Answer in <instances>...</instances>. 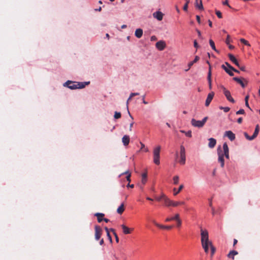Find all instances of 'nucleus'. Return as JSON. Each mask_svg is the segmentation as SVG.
Returning <instances> with one entry per match:
<instances>
[{
	"label": "nucleus",
	"instance_id": "obj_11",
	"mask_svg": "<svg viewBox=\"0 0 260 260\" xmlns=\"http://www.w3.org/2000/svg\"><path fill=\"white\" fill-rule=\"evenodd\" d=\"M202 246L206 253H208L209 248H211L212 246H213L211 241L203 243H202Z\"/></svg>",
	"mask_w": 260,
	"mask_h": 260
},
{
	"label": "nucleus",
	"instance_id": "obj_42",
	"mask_svg": "<svg viewBox=\"0 0 260 260\" xmlns=\"http://www.w3.org/2000/svg\"><path fill=\"white\" fill-rule=\"evenodd\" d=\"M186 4L184 5L183 6V10L185 11H187V8H188V4L189 3V1L188 0H186Z\"/></svg>",
	"mask_w": 260,
	"mask_h": 260
},
{
	"label": "nucleus",
	"instance_id": "obj_38",
	"mask_svg": "<svg viewBox=\"0 0 260 260\" xmlns=\"http://www.w3.org/2000/svg\"><path fill=\"white\" fill-rule=\"evenodd\" d=\"M208 81H211V72L210 68L209 69V71L208 74V77H207Z\"/></svg>",
	"mask_w": 260,
	"mask_h": 260
},
{
	"label": "nucleus",
	"instance_id": "obj_2",
	"mask_svg": "<svg viewBox=\"0 0 260 260\" xmlns=\"http://www.w3.org/2000/svg\"><path fill=\"white\" fill-rule=\"evenodd\" d=\"M89 84V81L77 82L71 80H67L62 85L63 87L68 88L71 90H76L78 89H83Z\"/></svg>",
	"mask_w": 260,
	"mask_h": 260
},
{
	"label": "nucleus",
	"instance_id": "obj_10",
	"mask_svg": "<svg viewBox=\"0 0 260 260\" xmlns=\"http://www.w3.org/2000/svg\"><path fill=\"white\" fill-rule=\"evenodd\" d=\"M224 95L226 98L227 100L231 102L234 103L235 101L234 99L232 97L231 93L230 91L227 90L225 88L222 87Z\"/></svg>",
	"mask_w": 260,
	"mask_h": 260
},
{
	"label": "nucleus",
	"instance_id": "obj_33",
	"mask_svg": "<svg viewBox=\"0 0 260 260\" xmlns=\"http://www.w3.org/2000/svg\"><path fill=\"white\" fill-rule=\"evenodd\" d=\"M171 217H172V219L173 221V220L176 221L178 219H179V218H180V214L178 213L174 214V216Z\"/></svg>",
	"mask_w": 260,
	"mask_h": 260
},
{
	"label": "nucleus",
	"instance_id": "obj_60",
	"mask_svg": "<svg viewBox=\"0 0 260 260\" xmlns=\"http://www.w3.org/2000/svg\"><path fill=\"white\" fill-rule=\"evenodd\" d=\"M144 98L145 96H143V98H142V100H143V103L144 104H147L148 103L145 101V100H144Z\"/></svg>",
	"mask_w": 260,
	"mask_h": 260
},
{
	"label": "nucleus",
	"instance_id": "obj_8",
	"mask_svg": "<svg viewBox=\"0 0 260 260\" xmlns=\"http://www.w3.org/2000/svg\"><path fill=\"white\" fill-rule=\"evenodd\" d=\"M161 197L163 198V201L165 203V205L166 207H173L174 201L168 198L164 193H161Z\"/></svg>",
	"mask_w": 260,
	"mask_h": 260
},
{
	"label": "nucleus",
	"instance_id": "obj_22",
	"mask_svg": "<svg viewBox=\"0 0 260 260\" xmlns=\"http://www.w3.org/2000/svg\"><path fill=\"white\" fill-rule=\"evenodd\" d=\"M196 7L199 9L200 10H203V6L202 4V2L201 0L199 1V2H198V0H196V3H195Z\"/></svg>",
	"mask_w": 260,
	"mask_h": 260
},
{
	"label": "nucleus",
	"instance_id": "obj_52",
	"mask_svg": "<svg viewBox=\"0 0 260 260\" xmlns=\"http://www.w3.org/2000/svg\"><path fill=\"white\" fill-rule=\"evenodd\" d=\"M156 39H157V38H156V37L155 36H152L150 38V40L151 41H155V40H156Z\"/></svg>",
	"mask_w": 260,
	"mask_h": 260
},
{
	"label": "nucleus",
	"instance_id": "obj_28",
	"mask_svg": "<svg viewBox=\"0 0 260 260\" xmlns=\"http://www.w3.org/2000/svg\"><path fill=\"white\" fill-rule=\"evenodd\" d=\"M156 226H157V227H158L160 229H162L169 230L172 228V226H165V225H163L160 224H156Z\"/></svg>",
	"mask_w": 260,
	"mask_h": 260
},
{
	"label": "nucleus",
	"instance_id": "obj_50",
	"mask_svg": "<svg viewBox=\"0 0 260 260\" xmlns=\"http://www.w3.org/2000/svg\"><path fill=\"white\" fill-rule=\"evenodd\" d=\"M193 46L196 48H198L199 47L196 40H194L193 42Z\"/></svg>",
	"mask_w": 260,
	"mask_h": 260
},
{
	"label": "nucleus",
	"instance_id": "obj_43",
	"mask_svg": "<svg viewBox=\"0 0 260 260\" xmlns=\"http://www.w3.org/2000/svg\"><path fill=\"white\" fill-rule=\"evenodd\" d=\"M177 222V226L180 227L182 224V220L180 218L176 221Z\"/></svg>",
	"mask_w": 260,
	"mask_h": 260
},
{
	"label": "nucleus",
	"instance_id": "obj_15",
	"mask_svg": "<svg viewBox=\"0 0 260 260\" xmlns=\"http://www.w3.org/2000/svg\"><path fill=\"white\" fill-rule=\"evenodd\" d=\"M214 93L213 92H211L208 94L207 99L205 102L206 106H208L213 99Z\"/></svg>",
	"mask_w": 260,
	"mask_h": 260
},
{
	"label": "nucleus",
	"instance_id": "obj_58",
	"mask_svg": "<svg viewBox=\"0 0 260 260\" xmlns=\"http://www.w3.org/2000/svg\"><path fill=\"white\" fill-rule=\"evenodd\" d=\"M166 221H173L172 219V217H168L165 220Z\"/></svg>",
	"mask_w": 260,
	"mask_h": 260
},
{
	"label": "nucleus",
	"instance_id": "obj_31",
	"mask_svg": "<svg viewBox=\"0 0 260 260\" xmlns=\"http://www.w3.org/2000/svg\"><path fill=\"white\" fill-rule=\"evenodd\" d=\"M180 132H181V133H184V134H185V135L187 137H188L190 138V137H191V136H192V135H191V131H187V132H185V131H183V130H181V131H180Z\"/></svg>",
	"mask_w": 260,
	"mask_h": 260
},
{
	"label": "nucleus",
	"instance_id": "obj_51",
	"mask_svg": "<svg viewBox=\"0 0 260 260\" xmlns=\"http://www.w3.org/2000/svg\"><path fill=\"white\" fill-rule=\"evenodd\" d=\"M131 174H128V175H127L126 177V180L127 181H128L129 182H131Z\"/></svg>",
	"mask_w": 260,
	"mask_h": 260
},
{
	"label": "nucleus",
	"instance_id": "obj_16",
	"mask_svg": "<svg viewBox=\"0 0 260 260\" xmlns=\"http://www.w3.org/2000/svg\"><path fill=\"white\" fill-rule=\"evenodd\" d=\"M101 236V229L98 226H95V239L99 240Z\"/></svg>",
	"mask_w": 260,
	"mask_h": 260
},
{
	"label": "nucleus",
	"instance_id": "obj_53",
	"mask_svg": "<svg viewBox=\"0 0 260 260\" xmlns=\"http://www.w3.org/2000/svg\"><path fill=\"white\" fill-rule=\"evenodd\" d=\"M107 235L109 240L111 242L112 240V238H111V236L110 235L109 232H108V233L107 234Z\"/></svg>",
	"mask_w": 260,
	"mask_h": 260
},
{
	"label": "nucleus",
	"instance_id": "obj_45",
	"mask_svg": "<svg viewBox=\"0 0 260 260\" xmlns=\"http://www.w3.org/2000/svg\"><path fill=\"white\" fill-rule=\"evenodd\" d=\"M128 174H131V173L129 172V171H125V172L122 173L120 174V175H119V176H118V178H120L122 175H124V174L126 175V176H127V175H128Z\"/></svg>",
	"mask_w": 260,
	"mask_h": 260
},
{
	"label": "nucleus",
	"instance_id": "obj_32",
	"mask_svg": "<svg viewBox=\"0 0 260 260\" xmlns=\"http://www.w3.org/2000/svg\"><path fill=\"white\" fill-rule=\"evenodd\" d=\"M147 181V173H145L142 175V182L143 184H145Z\"/></svg>",
	"mask_w": 260,
	"mask_h": 260
},
{
	"label": "nucleus",
	"instance_id": "obj_47",
	"mask_svg": "<svg viewBox=\"0 0 260 260\" xmlns=\"http://www.w3.org/2000/svg\"><path fill=\"white\" fill-rule=\"evenodd\" d=\"M244 114V110L240 109L236 112V114Z\"/></svg>",
	"mask_w": 260,
	"mask_h": 260
},
{
	"label": "nucleus",
	"instance_id": "obj_1",
	"mask_svg": "<svg viewBox=\"0 0 260 260\" xmlns=\"http://www.w3.org/2000/svg\"><path fill=\"white\" fill-rule=\"evenodd\" d=\"M217 153L218 155V161L220 163L221 168L224 166V156L227 159H229V149L226 143H224L223 144V151L221 149V147L218 146L217 149Z\"/></svg>",
	"mask_w": 260,
	"mask_h": 260
},
{
	"label": "nucleus",
	"instance_id": "obj_40",
	"mask_svg": "<svg viewBox=\"0 0 260 260\" xmlns=\"http://www.w3.org/2000/svg\"><path fill=\"white\" fill-rule=\"evenodd\" d=\"M248 96H246L245 98V104L246 107H247L248 108H249L251 110V109H250V108L249 106V104L248 103Z\"/></svg>",
	"mask_w": 260,
	"mask_h": 260
},
{
	"label": "nucleus",
	"instance_id": "obj_39",
	"mask_svg": "<svg viewBox=\"0 0 260 260\" xmlns=\"http://www.w3.org/2000/svg\"><path fill=\"white\" fill-rule=\"evenodd\" d=\"M210 249H211V256H212L215 252L216 249L213 246H212V247L210 248Z\"/></svg>",
	"mask_w": 260,
	"mask_h": 260
},
{
	"label": "nucleus",
	"instance_id": "obj_9",
	"mask_svg": "<svg viewBox=\"0 0 260 260\" xmlns=\"http://www.w3.org/2000/svg\"><path fill=\"white\" fill-rule=\"evenodd\" d=\"M259 125L257 124L255 127L254 132L252 136L250 137L248 136L246 133H245V137L249 140H252L257 137L259 133Z\"/></svg>",
	"mask_w": 260,
	"mask_h": 260
},
{
	"label": "nucleus",
	"instance_id": "obj_26",
	"mask_svg": "<svg viewBox=\"0 0 260 260\" xmlns=\"http://www.w3.org/2000/svg\"><path fill=\"white\" fill-rule=\"evenodd\" d=\"M104 214L101 213H96L95 214V216L98 217V220L99 222H101L103 220L102 217L104 216Z\"/></svg>",
	"mask_w": 260,
	"mask_h": 260
},
{
	"label": "nucleus",
	"instance_id": "obj_48",
	"mask_svg": "<svg viewBox=\"0 0 260 260\" xmlns=\"http://www.w3.org/2000/svg\"><path fill=\"white\" fill-rule=\"evenodd\" d=\"M225 43L227 45H229L230 43V36L229 35L227 36V38L226 39Z\"/></svg>",
	"mask_w": 260,
	"mask_h": 260
},
{
	"label": "nucleus",
	"instance_id": "obj_17",
	"mask_svg": "<svg viewBox=\"0 0 260 260\" xmlns=\"http://www.w3.org/2000/svg\"><path fill=\"white\" fill-rule=\"evenodd\" d=\"M143 34V30L142 28H137L135 31V36L137 38H141Z\"/></svg>",
	"mask_w": 260,
	"mask_h": 260
},
{
	"label": "nucleus",
	"instance_id": "obj_49",
	"mask_svg": "<svg viewBox=\"0 0 260 260\" xmlns=\"http://www.w3.org/2000/svg\"><path fill=\"white\" fill-rule=\"evenodd\" d=\"M139 93H138V92H134V93H131L130 94V98H132V97H133L134 96H135V95H139Z\"/></svg>",
	"mask_w": 260,
	"mask_h": 260
},
{
	"label": "nucleus",
	"instance_id": "obj_18",
	"mask_svg": "<svg viewBox=\"0 0 260 260\" xmlns=\"http://www.w3.org/2000/svg\"><path fill=\"white\" fill-rule=\"evenodd\" d=\"M122 142L124 146H127L129 142V137L127 135H124L122 138Z\"/></svg>",
	"mask_w": 260,
	"mask_h": 260
},
{
	"label": "nucleus",
	"instance_id": "obj_29",
	"mask_svg": "<svg viewBox=\"0 0 260 260\" xmlns=\"http://www.w3.org/2000/svg\"><path fill=\"white\" fill-rule=\"evenodd\" d=\"M184 204H185V202H183V201H174L173 207H177L179 205H184Z\"/></svg>",
	"mask_w": 260,
	"mask_h": 260
},
{
	"label": "nucleus",
	"instance_id": "obj_46",
	"mask_svg": "<svg viewBox=\"0 0 260 260\" xmlns=\"http://www.w3.org/2000/svg\"><path fill=\"white\" fill-rule=\"evenodd\" d=\"M216 14L218 18H221L222 17V15L220 11H217Z\"/></svg>",
	"mask_w": 260,
	"mask_h": 260
},
{
	"label": "nucleus",
	"instance_id": "obj_24",
	"mask_svg": "<svg viewBox=\"0 0 260 260\" xmlns=\"http://www.w3.org/2000/svg\"><path fill=\"white\" fill-rule=\"evenodd\" d=\"M183 187H184L183 185L181 184L179 186L178 189H177L176 188H174L173 189L174 195L176 196L177 194H178L180 192V191L183 189Z\"/></svg>",
	"mask_w": 260,
	"mask_h": 260
},
{
	"label": "nucleus",
	"instance_id": "obj_3",
	"mask_svg": "<svg viewBox=\"0 0 260 260\" xmlns=\"http://www.w3.org/2000/svg\"><path fill=\"white\" fill-rule=\"evenodd\" d=\"M161 150V147L159 145H157L155 147L153 150V162L156 165H159L160 164V152Z\"/></svg>",
	"mask_w": 260,
	"mask_h": 260
},
{
	"label": "nucleus",
	"instance_id": "obj_6",
	"mask_svg": "<svg viewBox=\"0 0 260 260\" xmlns=\"http://www.w3.org/2000/svg\"><path fill=\"white\" fill-rule=\"evenodd\" d=\"M222 68L225 70V71L230 75L233 76L234 74L233 73V71L236 72H239L238 71L234 69L229 64L228 62H225V64L222 65Z\"/></svg>",
	"mask_w": 260,
	"mask_h": 260
},
{
	"label": "nucleus",
	"instance_id": "obj_7",
	"mask_svg": "<svg viewBox=\"0 0 260 260\" xmlns=\"http://www.w3.org/2000/svg\"><path fill=\"white\" fill-rule=\"evenodd\" d=\"M201 243L210 242L208 232L206 230H201Z\"/></svg>",
	"mask_w": 260,
	"mask_h": 260
},
{
	"label": "nucleus",
	"instance_id": "obj_62",
	"mask_svg": "<svg viewBox=\"0 0 260 260\" xmlns=\"http://www.w3.org/2000/svg\"><path fill=\"white\" fill-rule=\"evenodd\" d=\"M156 199L157 200V201H160L161 199L163 200V198L161 197V195L159 197H157L156 198Z\"/></svg>",
	"mask_w": 260,
	"mask_h": 260
},
{
	"label": "nucleus",
	"instance_id": "obj_25",
	"mask_svg": "<svg viewBox=\"0 0 260 260\" xmlns=\"http://www.w3.org/2000/svg\"><path fill=\"white\" fill-rule=\"evenodd\" d=\"M200 59V57L198 56H196L194 59V60L191 62H190L188 64V67H189V69L191 68V67L193 64V63L197 62Z\"/></svg>",
	"mask_w": 260,
	"mask_h": 260
},
{
	"label": "nucleus",
	"instance_id": "obj_34",
	"mask_svg": "<svg viewBox=\"0 0 260 260\" xmlns=\"http://www.w3.org/2000/svg\"><path fill=\"white\" fill-rule=\"evenodd\" d=\"M209 44H210L212 49L217 52V51L215 48V44L212 40H209Z\"/></svg>",
	"mask_w": 260,
	"mask_h": 260
},
{
	"label": "nucleus",
	"instance_id": "obj_61",
	"mask_svg": "<svg viewBox=\"0 0 260 260\" xmlns=\"http://www.w3.org/2000/svg\"><path fill=\"white\" fill-rule=\"evenodd\" d=\"M245 45H246V46H250V45L249 44L248 42L246 40H245Z\"/></svg>",
	"mask_w": 260,
	"mask_h": 260
},
{
	"label": "nucleus",
	"instance_id": "obj_20",
	"mask_svg": "<svg viewBox=\"0 0 260 260\" xmlns=\"http://www.w3.org/2000/svg\"><path fill=\"white\" fill-rule=\"evenodd\" d=\"M229 57V58L234 63H235L236 66H237L238 67H239V62L237 60V59L235 58V57L232 55V54H229L228 55Z\"/></svg>",
	"mask_w": 260,
	"mask_h": 260
},
{
	"label": "nucleus",
	"instance_id": "obj_36",
	"mask_svg": "<svg viewBox=\"0 0 260 260\" xmlns=\"http://www.w3.org/2000/svg\"><path fill=\"white\" fill-rule=\"evenodd\" d=\"M173 180L174 184H177L178 183V182H179V177L178 176H175L173 177Z\"/></svg>",
	"mask_w": 260,
	"mask_h": 260
},
{
	"label": "nucleus",
	"instance_id": "obj_54",
	"mask_svg": "<svg viewBox=\"0 0 260 260\" xmlns=\"http://www.w3.org/2000/svg\"><path fill=\"white\" fill-rule=\"evenodd\" d=\"M133 124H134V122H133V121H132V122L130 123V124H129V130L130 131H132V127H133Z\"/></svg>",
	"mask_w": 260,
	"mask_h": 260
},
{
	"label": "nucleus",
	"instance_id": "obj_27",
	"mask_svg": "<svg viewBox=\"0 0 260 260\" xmlns=\"http://www.w3.org/2000/svg\"><path fill=\"white\" fill-rule=\"evenodd\" d=\"M233 79L237 82L238 83H239L242 87H244V82L242 81V79L237 78V77H234Z\"/></svg>",
	"mask_w": 260,
	"mask_h": 260
},
{
	"label": "nucleus",
	"instance_id": "obj_41",
	"mask_svg": "<svg viewBox=\"0 0 260 260\" xmlns=\"http://www.w3.org/2000/svg\"><path fill=\"white\" fill-rule=\"evenodd\" d=\"M220 109H222L224 111V112H228V111H229L230 110V108L228 107H220L219 108Z\"/></svg>",
	"mask_w": 260,
	"mask_h": 260
},
{
	"label": "nucleus",
	"instance_id": "obj_64",
	"mask_svg": "<svg viewBox=\"0 0 260 260\" xmlns=\"http://www.w3.org/2000/svg\"><path fill=\"white\" fill-rule=\"evenodd\" d=\"M208 83H209V88L211 89V88H212L211 81H208Z\"/></svg>",
	"mask_w": 260,
	"mask_h": 260
},
{
	"label": "nucleus",
	"instance_id": "obj_63",
	"mask_svg": "<svg viewBox=\"0 0 260 260\" xmlns=\"http://www.w3.org/2000/svg\"><path fill=\"white\" fill-rule=\"evenodd\" d=\"M134 186V184H128L127 185V187H131V188H133Z\"/></svg>",
	"mask_w": 260,
	"mask_h": 260
},
{
	"label": "nucleus",
	"instance_id": "obj_56",
	"mask_svg": "<svg viewBox=\"0 0 260 260\" xmlns=\"http://www.w3.org/2000/svg\"><path fill=\"white\" fill-rule=\"evenodd\" d=\"M223 5H227L229 7H230V6L228 4V0H225L224 2H223Z\"/></svg>",
	"mask_w": 260,
	"mask_h": 260
},
{
	"label": "nucleus",
	"instance_id": "obj_13",
	"mask_svg": "<svg viewBox=\"0 0 260 260\" xmlns=\"http://www.w3.org/2000/svg\"><path fill=\"white\" fill-rule=\"evenodd\" d=\"M224 137H228L231 141L235 139V135L231 131H225L224 134Z\"/></svg>",
	"mask_w": 260,
	"mask_h": 260
},
{
	"label": "nucleus",
	"instance_id": "obj_23",
	"mask_svg": "<svg viewBox=\"0 0 260 260\" xmlns=\"http://www.w3.org/2000/svg\"><path fill=\"white\" fill-rule=\"evenodd\" d=\"M121 226L123 230V232L124 234H128L131 233L130 229L128 227L125 226L124 224H122Z\"/></svg>",
	"mask_w": 260,
	"mask_h": 260
},
{
	"label": "nucleus",
	"instance_id": "obj_57",
	"mask_svg": "<svg viewBox=\"0 0 260 260\" xmlns=\"http://www.w3.org/2000/svg\"><path fill=\"white\" fill-rule=\"evenodd\" d=\"M243 121V118L242 117H240L237 120V122L239 123H242Z\"/></svg>",
	"mask_w": 260,
	"mask_h": 260
},
{
	"label": "nucleus",
	"instance_id": "obj_44",
	"mask_svg": "<svg viewBox=\"0 0 260 260\" xmlns=\"http://www.w3.org/2000/svg\"><path fill=\"white\" fill-rule=\"evenodd\" d=\"M111 231H112V232H113L114 235V236H115V238H116V242H118L119 240H118V237H117V234L115 233V232H114V230H113V229H111Z\"/></svg>",
	"mask_w": 260,
	"mask_h": 260
},
{
	"label": "nucleus",
	"instance_id": "obj_14",
	"mask_svg": "<svg viewBox=\"0 0 260 260\" xmlns=\"http://www.w3.org/2000/svg\"><path fill=\"white\" fill-rule=\"evenodd\" d=\"M166 46V44L164 41H159L156 43V48L160 50H163Z\"/></svg>",
	"mask_w": 260,
	"mask_h": 260
},
{
	"label": "nucleus",
	"instance_id": "obj_35",
	"mask_svg": "<svg viewBox=\"0 0 260 260\" xmlns=\"http://www.w3.org/2000/svg\"><path fill=\"white\" fill-rule=\"evenodd\" d=\"M131 99H132V98H130V96L128 98V99H127V101H126V108H127V112H128V115H129V116L130 118L133 120V116L131 115V113H130V112H129V111H128V102H129V101L131 100Z\"/></svg>",
	"mask_w": 260,
	"mask_h": 260
},
{
	"label": "nucleus",
	"instance_id": "obj_19",
	"mask_svg": "<svg viewBox=\"0 0 260 260\" xmlns=\"http://www.w3.org/2000/svg\"><path fill=\"white\" fill-rule=\"evenodd\" d=\"M209 141L208 146L211 148L214 147L216 143V140L214 138H211L209 139Z\"/></svg>",
	"mask_w": 260,
	"mask_h": 260
},
{
	"label": "nucleus",
	"instance_id": "obj_4",
	"mask_svg": "<svg viewBox=\"0 0 260 260\" xmlns=\"http://www.w3.org/2000/svg\"><path fill=\"white\" fill-rule=\"evenodd\" d=\"M207 117H204L202 120H197L195 119L192 118L191 120V124L194 127L199 128L202 127L204 125L205 123L207 121Z\"/></svg>",
	"mask_w": 260,
	"mask_h": 260
},
{
	"label": "nucleus",
	"instance_id": "obj_5",
	"mask_svg": "<svg viewBox=\"0 0 260 260\" xmlns=\"http://www.w3.org/2000/svg\"><path fill=\"white\" fill-rule=\"evenodd\" d=\"M180 160L179 163L181 165H184L186 162L185 148L184 146L181 145L180 147Z\"/></svg>",
	"mask_w": 260,
	"mask_h": 260
},
{
	"label": "nucleus",
	"instance_id": "obj_37",
	"mask_svg": "<svg viewBox=\"0 0 260 260\" xmlns=\"http://www.w3.org/2000/svg\"><path fill=\"white\" fill-rule=\"evenodd\" d=\"M121 117V113L119 112H115L114 115V118L115 119H119Z\"/></svg>",
	"mask_w": 260,
	"mask_h": 260
},
{
	"label": "nucleus",
	"instance_id": "obj_55",
	"mask_svg": "<svg viewBox=\"0 0 260 260\" xmlns=\"http://www.w3.org/2000/svg\"><path fill=\"white\" fill-rule=\"evenodd\" d=\"M197 33H198V35L199 37L200 38H201V39H202V36H201V31H200L199 30L197 29Z\"/></svg>",
	"mask_w": 260,
	"mask_h": 260
},
{
	"label": "nucleus",
	"instance_id": "obj_30",
	"mask_svg": "<svg viewBox=\"0 0 260 260\" xmlns=\"http://www.w3.org/2000/svg\"><path fill=\"white\" fill-rule=\"evenodd\" d=\"M123 204H122L117 209V212L119 214H121L124 211Z\"/></svg>",
	"mask_w": 260,
	"mask_h": 260
},
{
	"label": "nucleus",
	"instance_id": "obj_59",
	"mask_svg": "<svg viewBox=\"0 0 260 260\" xmlns=\"http://www.w3.org/2000/svg\"><path fill=\"white\" fill-rule=\"evenodd\" d=\"M196 18H197V21H198V23H201V20H200V16H198V15H197V16H196Z\"/></svg>",
	"mask_w": 260,
	"mask_h": 260
},
{
	"label": "nucleus",
	"instance_id": "obj_21",
	"mask_svg": "<svg viewBox=\"0 0 260 260\" xmlns=\"http://www.w3.org/2000/svg\"><path fill=\"white\" fill-rule=\"evenodd\" d=\"M238 254V252L235 250L231 251L228 254V257L232 258L233 260L234 259V256Z\"/></svg>",
	"mask_w": 260,
	"mask_h": 260
},
{
	"label": "nucleus",
	"instance_id": "obj_12",
	"mask_svg": "<svg viewBox=\"0 0 260 260\" xmlns=\"http://www.w3.org/2000/svg\"><path fill=\"white\" fill-rule=\"evenodd\" d=\"M153 17L158 21H161L163 19L164 14L160 11H157L152 14Z\"/></svg>",
	"mask_w": 260,
	"mask_h": 260
}]
</instances>
